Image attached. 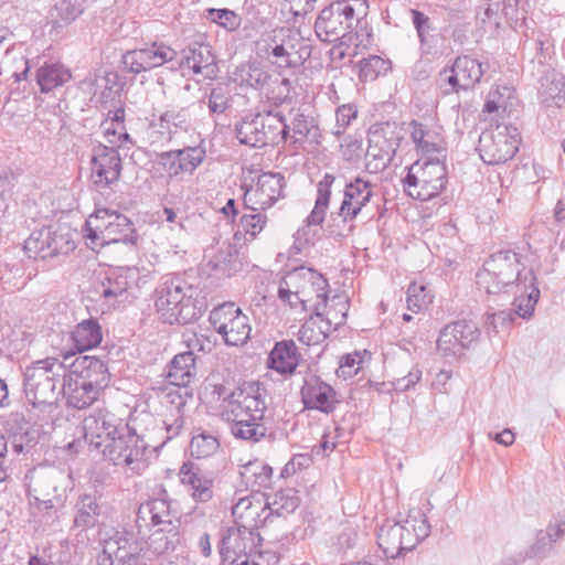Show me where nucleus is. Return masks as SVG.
Returning a JSON list of instances; mask_svg holds the SVG:
<instances>
[{
  "mask_svg": "<svg viewBox=\"0 0 565 565\" xmlns=\"http://www.w3.org/2000/svg\"><path fill=\"white\" fill-rule=\"evenodd\" d=\"M278 297L292 309H302L338 331L349 318L350 299L343 291L331 289L318 271L299 267L281 280Z\"/></svg>",
  "mask_w": 565,
  "mask_h": 565,
  "instance_id": "obj_1",
  "label": "nucleus"
},
{
  "mask_svg": "<svg viewBox=\"0 0 565 565\" xmlns=\"http://www.w3.org/2000/svg\"><path fill=\"white\" fill-rule=\"evenodd\" d=\"M108 381V367L103 361L82 356L75 360L65 376L63 395L72 407L84 409L97 401Z\"/></svg>",
  "mask_w": 565,
  "mask_h": 565,
  "instance_id": "obj_2",
  "label": "nucleus"
},
{
  "mask_svg": "<svg viewBox=\"0 0 565 565\" xmlns=\"http://www.w3.org/2000/svg\"><path fill=\"white\" fill-rule=\"evenodd\" d=\"M132 237V224L115 211L97 210L86 221L85 243L96 253L110 254L116 246L131 242Z\"/></svg>",
  "mask_w": 565,
  "mask_h": 565,
  "instance_id": "obj_3",
  "label": "nucleus"
},
{
  "mask_svg": "<svg viewBox=\"0 0 565 565\" xmlns=\"http://www.w3.org/2000/svg\"><path fill=\"white\" fill-rule=\"evenodd\" d=\"M445 178L444 151L434 148L431 153L427 150L411 167L406 179V189L409 195L426 200L443 190Z\"/></svg>",
  "mask_w": 565,
  "mask_h": 565,
  "instance_id": "obj_4",
  "label": "nucleus"
},
{
  "mask_svg": "<svg viewBox=\"0 0 565 565\" xmlns=\"http://www.w3.org/2000/svg\"><path fill=\"white\" fill-rule=\"evenodd\" d=\"M161 319L169 324L198 321L206 309L204 297L191 286H177L156 303Z\"/></svg>",
  "mask_w": 565,
  "mask_h": 565,
  "instance_id": "obj_5",
  "label": "nucleus"
},
{
  "mask_svg": "<svg viewBox=\"0 0 565 565\" xmlns=\"http://www.w3.org/2000/svg\"><path fill=\"white\" fill-rule=\"evenodd\" d=\"M228 407L234 420L232 431L236 437L258 440L265 436L266 429L262 423L265 406L260 399L241 391L233 394Z\"/></svg>",
  "mask_w": 565,
  "mask_h": 565,
  "instance_id": "obj_6",
  "label": "nucleus"
},
{
  "mask_svg": "<svg viewBox=\"0 0 565 565\" xmlns=\"http://www.w3.org/2000/svg\"><path fill=\"white\" fill-rule=\"evenodd\" d=\"M520 143L518 129L500 122L491 126L480 137L479 153L487 164H501L512 159Z\"/></svg>",
  "mask_w": 565,
  "mask_h": 565,
  "instance_id": "obj_7",
  "label": "nucleus"
},
{
  "mask_svg": "<svg viewBox=\"0 0 565 565\" xmlns=\"http://www.w3.org/2000/svg\"><path fill=\"white\" fill-rule=\"evenodd\" d=\"M214 330L228 345H242L250 337L252 327L247 315L235 303L225 302L210 315Z\"/></svg>",
  "mask_w": 565,
  "mask_h": 565,
  "instance_id": "obj_8",
  "label": "nucleus"
},
{
  "mask_svg": "<svg viewBox=\"0 0 565 565\" xmlns=\"http://www.w3.org/2000/svg\"><path fill=\"white\" fill-rule=\"evenodd\" d=\"M237 137L244 145L265 147L282 141L286 137V131L278 116L264 114L244 120L237 129Z\"/></svg>",
  "mask_w": 565,
  "mask_h": 565,
  "instance_id": "obj_9",
  "label": "nucleus"
},
{
  "mask_svg": "<svg viewBox=\"0 0 565 565\" xmlns=\"http://www.w3.org/2000/svg\"><path fill=\"white\" fill-rule=\"evenodd\" d=\"M301 399L306 408L329 414L339 404L337 391L318 375H309L301 388Z\"/></svg>",
  "mask_w": 565,
  "mask_h": 565,
  "instance_id": "obj_10",
  "label": "nucleus"
},
{
  "mask_svg": "<svg viewBox=\"0 0 565 565\" xmlns=\"http://www.w3.org/2000/svg\"><path fill=\"white\" fill-rule=\"evenodd\" d=\"M70 242L53 228L33 232L24 243V252L33 259H46L70 248Z\"/></svg>",
  "mask_w": 565,
  "mask_h": 565,
  "instance_id": "obj_11",
  "label": "nucleus"
},
{
  "mask_svg": "<svg viewBox=\"0 0 565 565\" xmlns=\"http://www.w3.org/2000/svg\"><path fill=\"white\" fill-rule=\"evenodd\" d=\"M121 162L114 148L99 146L95 149L92 162V177L97 185H108L119 179Z\"/></svg>",
  "mask_w": 565,
  "mask_h": 565,
  "instance_id": "obj_12",
  "label": "nucleus"
},
{
  "mask_svg": "<svg viewBox=\"0 0 565 565\" xmlns=\"http://www.w3.org/2000/svg\"><path fill=\"white\" fill-rule=\"evenodd\" d=\"M248 200L265 207L273 204L281 195L282 178L280 174L273 172L259 173L250 184L247 185Z\"/></svg>",
  "mask_w": 565,
  "mask_h": 565,
  "instance_id": "obj_13",
  "label": "nucleus"
},
{
  "mask_svg": "<svg viewBox=\"0 0 565 565\" xmlns=\"http://www.w3.org/2000/svg\"><path fill=\"white\" fill-rule=\"evenodd\" d=\"M205 151L201 147H190L171 151L161 157L163 168L172 175L192 173L204 160Z\"/></svg>",
  "mask_w": 565,
  "mask_h": 565,
  "instance_id": "obj_14",
  "label": "nucleus"
},
{
  "mask_svg": "<svg viewBox=\"0 0 565 565\" xmlns=\"http://www.w3.org/2000/svg\"><path fill=\"white\" fill-rule=\"evenodd\" d=\"M300 363V354L292 341H280L271 349L268 359V369L281 375L292 374Z\"/></svg>",
  "mask_w": 565,
  "mask_h": 565,
  "instance_id": "obj_15",
  "label": "nucleus"
},
{
  "mask_svg": "<svg viewBox=\"0 0 565 565\" xmlns=\"http://www.w3.org/2000/svg\"><path fill=\"white\" fill-rule=\"evenodd\" d=\"M518 287L521 291L515 299V313L523 319L532 317L540 298L536 277L531 270H524L518 276Z\"/></svg>",
  "mask_w": 565,
  "mask_h": 565,
  "instance_id": "obj_16",
  "label": "nucleus"
},
{
  "mask_svg": "<svg viewBox=\"0 0 565 565\" xmlns=\"http://www.w3.org/2000/svg\"><path fill=\"white\" fill-rule=\"evenodd\" d=\"M180 479L182 483L191 487L192 497L196 501L205 502L212 498L213 476L194 467L191 462H185L180 469Z\"/></svg>",
  "mask_w": 565,
  "mask_h": 565,
  "instance_id": "obj_17",
  "label": "nucleus"
},
{
  "mask_svg": "<svg viewBox=\"0 0 565 565\" xmlns=\"http://www.w3.org/2000/svg\"><path fill=\"white\" fill-rule=\"evenodd\" d=\"M434 301V294L429 286L423 282H412L406 291V309L402 319L411 322L414 317L425 313Z\"/></svg>",
  "mask_w": 565,
  "mask_h": 565,
  "instance_id": "obj_18",
  "label": "nucleus"
},
{
  "mask_svg": "<svg viewBox=\"0 0 565 565\" xmlns=\"http://www.w3.org/2000/svg\"><path fill=\"white\" fill-rule=\"evenodd\" d=\"M452 75L448 83L454 90L466 89L479 82L482 75L481 64L469 57H460L456 61Z\"/></svg>",
  "mask_w": 565,
  "mask_h": 565,
  "instance_id": "obj_19",
  "label": "nucleus"
},
{
  "mask_svg": "<svg viewBox=\"0 0 565 565\" xmlns=\"http://www.w3.org/2000/svg\"><path fill=\"white\" fill-rule=\"evenodd\" d=\"M196 373L195 359L190 352L181 353L172 360L167 377L170 384L179 387H188Z\"/></svg>",
  "mask_w": 565,
  "mask_h": 565,
  "instance_id": "obj_20",
  "label": "nucleus"
},
{
  "mask_svg": "<svg viewBox=\"0 0 565 565\" xmlns=\"http://www.w3.org/2000/svg\"><path fill=\"white\" fill-rule=\"evenodd\" d=\"M333 332H335L334 329L309 313V318L299 330L298 340L305 345L317 347L322 344Z\"/></svg>",
  "mask_w": 565,
  "mask_h": 565,
  "instance_id": "obj_21",
  "label": "nucleus"
},
{
  "mask_svg": "<svg viewBox=\"0 0 565 565\" xmlns=\"http://www.w3.org/2000/svg\"><path fill=\"white\" fill-rule=\"evenodd\" d=\"M71 340L77 351L93 349L102 342L100 327L93 320H84L72 330Z\"/></svg>",
  "mask_w": 565,
  "mask_h": 565,
  "instance_id": "obj_22",
  "label": "nucleus"
},
{
  "mask_svg": "<svg viewBox=\"0 0 565 565\" xmlns=\"http://www.w3.org/2000/svg\"><path fill=\"white\" fill-rule=\"evenodd\" d=\"M186 63L195 74L201 75L203 78H213L216 75L217 68L214 54L207 45H199L193 49Z\"/></svg>",
  "mask_w": 565,
  "mask_h": 565,
  "instance_id": "obj_23",
  "label": "nucleus"
},
{
  "mask_svg": "<svg viewBox=\"0 0 565 565\" xmlns=\"http://www.w3.org/2000/svg\"><path fill=\"white\" fill-rule=\"evenodd\" d=\"M370 190L367 184L362 181H356L348 186L345 191L344 201L342 204V213L345 216L355 215L362 206L369 201Z\"/></svg>",
  "mask_w": 565,
  "mask_h": 565,
  "instance_id": "obj_24",
  "label": "nucleus"
},
{
  "mask_svg": "<svg viewBox=\"0 0 565 565\" xmlns=\"http://www.w3.org/2000/svg\"><path fill=\"white\" fill-rule=\"evenodd\" d=\"M267 503L263 495H253L242 499L235 507V513L247 520H256L265 516L267 513Z\"/></svg>",
  "mask_w": 565,
  "mask_h": 565,
  "instance_id": "obj_25",
  "label": "nucleus"
},
{
  "mask_svg": "<svg viewBox=\"0 0 565 565\" xmlns=\"http://www.w3.org/2000/svg\"><path fill=\"white\" fill-rule=\"evenodd\" d=\"M124 63L131 72L139 73L158 65L160 61L152 50H138L128 52L124 57Z\"/></svg>",
  "mask_w": 565,
  "mask_h": 565,
  "instance_id": "obj_26",
  "label": "nucleus"
},
{
  "mask_svg": "<svg viewBox=\"0 0 565 565\" xmlns=\"http://www.w3.org/2000/svg\"><path fill=\"white\" fill-rule=\"evenodd\" d=\"M365 359L364 352H350L340 358L337 374L339 377L348 380L355 376L362 369Z\"/></svg>",
  "mask_w": 565,
  "mask_h": 565,
  "instance_id": "obj_27",
  "label": "nucleus"
},
{
  "mask_svg": "<svg viewBox=\"0 0 565 565\" xmlns=\"http://www.w3.org/2000/svg\"><path fill=\"white\" fill-rule=\"evenodd\" d=\"M68 79L70 73L60 66H46L39 73V83L43 90H51Z\"/></svg>",
  "mask_w": 565,
  "mask_h": 565,
  "instance_id": "obj_28",
  "label": "nucleus"
},
{
  "mask_svg": "<svg viewBox=\"0 0 565 565\" xmlns=\"http://www.w3.org/2000/svg\"><path fill=\"white\" fill-rule=\"evenodd\" d=\"M403 534L404 527L399 525L392 526L390 530L381 534L380 546L387 555L392 557L396 556L403 547Z\"/></svg>",
  "mask_w": 565,
  "mask_h": 565,
  "instance_id": "obj_29",
  "label": "nucleus"
},
{
  "mask_svg": "<svg viewBox=\"0 0 565 565\" xmlns=\"http://www.w3.org/2000/svg\"><path fill=\"white\" fill-rule=\"evenodd\" d=\"M191 454L198 458L213 455L218 449V441L212 435L199 434L191 440Z\"/></svg>",
  "mask_w": 565,
  "mask_h": 565,
  "instance_id": "obj_30",
  "label": "nucleus"
},
{
  "mask_svg": "<svg viewBox=\"0 0 565 565\" xmlns=\"http://www.w3.org/2000/svg\"><path fill=\"white\" fill-rule=\"evenodd\" d=\"M206 18L227 31H235L242 21L237 13L226 9H210Z\"/></svg>",
  "mask_w": 565,
  "mask_h": 565,
  "instance_id": "obj_31",
  "label": "nucleus"
},
{
  "mask_svg": "<svg viewBox=\"0 0 565 565\" xmlns=\"http://www.w3.org/2000/svg\"><path fill=\"white\" fill-rule=\"evenodd\" d=\"M310 9V0H285L284 10L294 14L299 15L306 13Z\"/></svg>",
  "mask_w": 565,
  "mask_h": 565,
  "instance_id": "obj_32",
  "label": "nucleus"
},
{
  "mask_svg": "<svg viewBox=\"0 0 565 565\" xmlns=\"http://www.w3.org/2000/svg\"><path fill=\"white\" fill-rule=\"evenodd\" d=\"M483 110L488 114H503L505 111V107L501 104L499 97H493L486 100Z\"/></svg>",
  "mask_w": 565,
  "mask_h": 565,
  "instance_id": "obj_33",
  "label": "nucleus"
},
{
  "mask_svg": "<svg viewBox=\"0 0 565 565\" xmlns=\"http://www.w3.org/2000/svg\"><path fill=\"white\" fill-rule=\"evenodd\" d=\"M494 439L499 444L509 446V445H512L514 441V434L509 429H504L501 433L497 434Z\"/></svg>",
  "mask_w": 565,
  "mask_h": 565,
  "instance_id": "obj_34",
  "label": "nucleus"
},
{
  "mask_svg": "<svg viewBox=\"0 0 565 565\" xmlns=\"http://www.w3.org/2000/svg\"><path fill=\"white\" fill-rule=\"evenodd\" d=\"M385 67V62L379 57H372L370 60H367L364 64V67H363V71L366 72L367 70L370 68H384Z\"/></svg>",
  "mask_w": 565,
  "mask_h": 565,
  "instance_id": "obj_35",
  "label": "nucleus"
},
{
  "mask_svg": "<svg viewBox=\"0 0 565 565\" xmlns=\"http://www.w3.org/2000/svg\"><path fill=\"white\" fill-rule=\"evenodd\" d=\"M228 565H257L256 562L254 561H250L248 557L246 556H239L237 557L236 559H234L231 564Z\"/></svg>",
  "mask_w": 565,
  "mask_h": 565,
  "instance_id": "obj_36",
  "label": "nucleus"
},
{
  "mask_svg": "<svg viewBox=\"0 0 565 565\" xmlns=\"http://www.w3.org/2000/svg\"><path fill=\"white\" fill-rule=\"evenodd\" d=\"M8 398V388L6 383L0 380V407L4 404Z\"/></svg>",
  "mask_w": 565,
  "mask_h": 565,
  "instance_id": "obj_37",
  "label": "nucleus"
},
{
  "mask_svg": "<svg viewBox=\"0 0 565 565\" xmlns=\"http://www.w3.org/2000/svg\"><path fill=\"white\" fill-rule=\"evenodd\" d=\"M211 107L213 111H222L225 108V103H217L216 97L214 96L213 99L211 100Z\"/></svg>",
  "mask_w": 565,
  "mask_h": 565,
  "instance_id": "obj_38",
  "label": "nucleus"
},
{
  "mask_svg": "<svg viewBox=\"0 0 565 565\" xmlns=\"http://www.w3.org/2000/svg\"><path fill=\"white\" fill-rule=\"evenodd\" d=\"M125 117V111L122 109H117L114 111V119L118 122H121Z\"/></svg>",
  "mask_w": 565,
  "mask_h": 565,
  "instance_id": "obj_39",
  "label": "nucleus"
},
{
  "mask_svg": "<svg viewBox=\"0 0 565 565\" xmlns=\"http://www.w3.org/2000/svg\"><path fill=\"white\" fill-rule=\"evenodd\" d=\"M263 555L268 556L270 561H274V562L277 561V556L274 553L266 552Z\"/></svg>",
  "mask_w": 565,
  "mask_h": 565,
  "instance_id": "obj_40",
  "label": "nucleus"
},
{
  "mask_svg": "<svg viewBox=\"0 0 565 565\" xmlns=\"http://www.w3.org/2000/svg\"><path fill=\"white\" fill-rule=\"evenodd\" d=\"M342 12L345 13V14H349V13L351 14L352 13V8L349 7V6H345V7H343Z\"/></svg>",
  "mask_w": 565,
  "mask_h": 565,
  "instance_id": "obj_41",
  "label": "nucleus"
},
{
  "mask_svg": "<svg viewBox=\"0 0 565 565\" xmlns=\"http://www.w3.org/2000/svg\"><path fill=\"white\" fill-rule=\"evenodd\" d=\"M249 220H250L252 222H254V223H253V227H256V223H259V222H260V220H259L258 217H256V216H250V218H249Z\"/></svg>",
  "mask_w": 565,
  "mask_h": 565,
  "instance_id": "obj_42",
  "label": "nucleus"
},
{
  "mask_svg": "<svg viewBox=\"0 0 565 565\" xmlns=\"http://www.w3.org/2000/svg\"><path fill=\"white\" fill-rule=\"evenodd\" d=\"M390 156H391V151H388V150H387V151H385V152L382 154V159H383V160H387V159L390 158Z\"/></svg>",
  "mask_w": 565,
  "mask_h": 565,
  "instance_id": "obj_43",
  "label": "nucleus"
},
{
  "mask_svg": "<svg viewBox=\"0 0 565 565\" xmlns=\"http://www.w3.org/2000/svg\"><path fill=\"white\" fill-rule=\"evenodd\" d=\"M324 20H326V13L319 19L318 25L321 26V24L324 22Z\"/></svg>",
  "mask_w": 565,
  "mask_h": 565,
  "instance_id": "obj_44",
  "label": "nucleus"
},
{
  "mask_svg": "<svg viewBox=\"0 0 565 565\" xmlns=\"http://www.w3.org/2000/svg\"><path fill=\"white\" fill-rule=\"evenodd\" d=\"M6 476V471L3 470L2 467H0V480H2Z\"/></svg>",
  "mask_w": 565,
  "mask_h": 565,
  "instance_id": "obj_45",
  "label": "nucleus"
},
{
  "mask_svg": "<svg viewBox=\"0 0 565 565\" xmlns=\"http://www.w3.org/2000/svg\"><path fill=\"white\" fill-rule=\"evenodd\" d=\"M233 205V200H230L228 203H227V206H232Z\"/></svg>",
  "mask_w": 565,
  "mask_h": 565,
  "instance_id": "obj_46",
  "label": "nucleus"
}]
</instances>
